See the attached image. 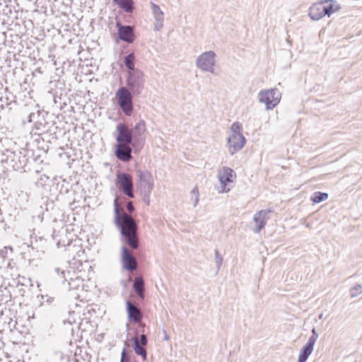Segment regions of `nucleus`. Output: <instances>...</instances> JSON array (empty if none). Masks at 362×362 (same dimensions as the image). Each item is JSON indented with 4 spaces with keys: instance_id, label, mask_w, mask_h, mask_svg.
<instances>
[{
    "instance_id": "f257e3e1",
    "label": "nucleus",
    "mask_w": 362,
    "mask_h": 362,
    "mask_svg": "<svg viewBox=\"0 0 362 362\" xmlns=\"http://www.w3.org/2000/svg\"><path fill=\"white\" fill-rule=\"evenodd\" d=\"M146 131V122L143 119L139 120L132 129L124 123H118L115 150L116 158L124 163L132 160V153H138L144 147Z\"/></svg>"
},
{
    "instance_id": "f03ea898",
    "label": "nucleus",
    "mask_w": 362,
    "mask_h": 362,
    "mask_svg": "<svg viewBox=\"0 0 362 362\" xmlns=\"http://www.w3.org/2000/svg\"><path fill=\"white\" fill-rule=\"evenodd\" d=\"M135 211L133 202L125 197H116L114 199V222L122 235V240L130 249L139 246L138 224L132 216Z\"/></svg>"
},
{
    "instance_id": "7ed1b4c3",
    "label": "nucleus",
    "mask_w": 362,
    "mask_h": 362,
    "mask_svg": "<svg viewBox=\"0 0 362 362\" xmlns=\"http://www.w3.org/2000/svg\"><path fill=\"white\" fill-rule=\"evenodd\" d=\"M341 9L336 0H322L313 4L309 8V16L313 21H318L325 16H330Z\"/></svg>"
},
{
    "instance_id": "20e7f679",
    "label": "nucleus",
    "mask_w": 362,
    "mask_h": 362,
    "mask_svg": "<svg viewBox=\"0 0 362 362\" xmlns=\"http://www.w3.org/2000/svg\"><path fill=\"white\" fill-rule=\"evenodd\" d=\"M242 124L235 122L230 127L231 135L228 139V145L230 155L240 151L246 143V139L242 134Z\"/></svg>"
},
{
    "instance_id": "39448f33",
    "label": "nucleus",
    "mask_w": 362,
    "mask_h": 362,
    "mask_svg": "<svg viewBox=\"0 0 362 362\" xmlns=\"http://www.w3.org/2000/svg\"><path fill=\"white\" fill-rule=\"evenodd\" d=\"M69 296L76 300L82 296V293L88 291V286L84 284L83 279L79 276L71 277V271L66 272Z\"/></svg>"
},
{
    "instance_id": "423d86ee",
    "label": "nucleus",
    "mask_w": 362,
    "mask_h": 362,
    "mask_svg": "<svg viewBox=\"0 0 362 362\" xmlns=\"http://www.w3.org/2000/svg\"><path fill=\"white\" fill-rule=\"evenodd\" d=\"M134 95V93L124 86H121L116 92L117 103L127 116H130L133 112V98Z\"/></svg>"
},
{
    "instance_id": "0eeeda50",
    "label": "nucleus",
    "mask_w": 362,
    "mask_h": 362,
    "mask_svg": "<svg viewBox=\"0 0 362 362\" xmlns=\"http://www.w3.org/2000/svg\"><path fill=\"white\" fill-rule=\"evenodd\" d=\"M2 162L6 163L13 170L25 172L28 157L25 153V151L18 152L11 151Z\"/></svg>"
},
{
    "instance_id": "6e6552de",
    "label": "nucleus",
    "mask_w": 362,
    "mask_h": 362,
    "mask_svg": "<svg viewBox=\"0 0 362 362\" xmlns=\"http://www.w3.org/2000/svg\"><path fill=\"white\" fill-rule=\"evenodd\" d=\"M281 94L277 88L262 90L258 93V100L264 103L267 110L274 109L280 102Z\"/></svg>"
},
{
    "instance_id": "1a4fd4ad",
    "label": "nucleus",
    "mask_w": 362,
    "mask_h": 362,
    "mask_svg": "<svg viewBox=\"0 0 362 362\" xmlns=\"http://www.w3.org/2000/svg\"><path fill=\"white\" fill-rule=\"evenodd\" d=\"M145 80L141 70L128 72L127 78V88L134 95H140L144 88Z\"/></svg>"
},
{
    "instance_id": "9d476101",
    "label": "nucleus",
    "mask_w": 362,
    "mask_h": 362,
    "mask_svg": "<svg viewBox=\"0 0 362 362\" xmlns=\"http://www.w3.org/2000/svg\"><path fill=\"white\" fill-rule=\"evenodd\" d=\"M116 185L124 195L129 198L134 197L132 176L126 173H119L116 177Z\"/></svg>"
},
{
    "instance_id": "9b49d317",
    "label": "nucleus",
    "mask_w": 362,
    "mask_h": 362,
    "mask_svg": "<svg viewBox=\"0 0 362 362\" xmlns=\"http://www.w3.org/2000/svg\"><path fill=\"white\" fill-rule=\"evenodd\" d=\"M216 53L207 51L200 54L196 60L197 66L203 71L214 73Z\"/></svg>"
},
{
    "instance_id": "f8f14e48",
    "label": "nucleus",
    "mask_w": 362,
    "mask_h": 362,
    "mask_svg": "<svg viewBox=\"0 0 362 362\" xmlns=\"http://www.w3.org/2000/svg\"><path fill=\"white\" fill-rule=\"evenodd\" d=\"M133 342L132 347L138 356H140L143 361L147 359L146 345L148 344V338L145 334H141L140 339L138 335V330L135 331V335L131 339Z\"/></svg>"
},
{
    "instance_id": "ddd939ff",
    "label": "nucleus",
    "mask_w": 362,
    "mask_h": 362,
    "mask_svg": "<svg viewBox=\"0 0 362 362\" xmlns=\"http://www.w3.org/2000/svg\"><path fill=\"white\" fill-rule=\"evenodd\" d=\"M136 174L139 177L137 188L141 193H151L153 187L152 176L147 170H137Z\"/></svg>"
},
{
    "instance_id": "4468645a",
    "label": "nucleus",
    "mask_w": 362,
    "mask_h": 362,
    "mask_svg": "<svg viewBox=\"0 0 362 362\" xmlns=\"http://www.w3.org/2000/svg\"><path fill=\"white\" fill-rule=\"evenodd\" d=\"M116 27L117 28L118 38L120 40L129 44L132 43L135 40L136 35L134 26L122 25L120 21H117Z\"/></svg>"
},
{
    "instance_id": "2eb2a0df",
    "label": "nucleus",
    "mask_w": 362,
    "mask_h": 362,
    "mask_svg": "<svg viewBox=\"0 0 362 362\" xmlns=\"http://www.w3.org/2000/svg\"><path fill=\"white\" fill-rule=\"evenodd\" d=\"M126 311L128 320L130 322L134 324L140 322L144 317V314L139 306L129 300H126Z\"/></svg>"
},
{
    "instance_id": "dca6fc26",
    "label": "nucleus",
    "mask_w": 362,
    "mask_h": 362,
    "mask_svg": "<svg viewBox=\"0 0 362 362\" xmlns=\"http://www.w3.org/2000/svg\"><path fill=\"white\" fill-rule=\"evenodd\" d=\"M122 267L128 272L134 271L137 268L136 258L129 252L126 246L122 247Z\"/></svg>"
},
{
    "instance_id": "f3484780",
    "label": "nucleus",
    "mask_w": 362,
    "mask_h": 362,
    "mask_svg": "<svg viewBox=\"0 0 362 362\" xmlns=\"http://www.w3.org/2000/svg\"><path fill=\"white\" fill-rule=\"evenodd\" d=\"M270 212V210H261L255 214L253 221L256 223V226L253 229L254 233H259L264 228Z\"/></svg>"
},
{
    "instance_id": "a211bd4d",
    "label": "nucleus",
    "mask_w": 362,
    "mask_h": 362,
    "mask_svg": "<svg viewBox=\"0 0 362 362\" xmlns=\"http://www.w3.org/2000/svg\"><path fill=\"white\" fill-rule=\"evenodd\" d=\"M152 12L155 18L154 30L159 31L163 27L164 14L159 6L151 2Z\"/></svg>"
},
{
    "instance_id": "6ab92c4d",
    "label": "nucleus",
    "mask_w": 362,
    "mask_h": 362,
    "mask_svg": "<svg viewBox=\"0 0 362 362\" xmlns=\"http://www.w3.org/2000/svg\"><path fill=\"white\" fill-rule=\"evenodd\" d=\"M132 288L139 300L145 298V283L141 276H136L133 280Z\"/></svg>"
},
{
    "instance_id": "aec40b11",
    "label": "nucleus",
    "mask_w": 362,
    "mask_h": 362,
    "mask_svg": "<svg viewBox=\"0 0 362 362\" xmlns=\"http://www.w3.org/2000/svg\"><path fill=\"white\" fill-rule=\"evenodd\" d=\"M233 170L228 167H223L218 172V179L219 182L222 185V186L226 188V186L228 183L232 182L233 180Z\"/></svg>"
},
{
    "instance_id": "412c9836",
    "label": "nucleus",
    "mask_w": 362,
    "mask_h": 362,
    "mask_svg": "<svg viewBox=\"0 0 362 362\" xmlns=\"http://www.w3.org/2000/svg\"><path fill=\"white\" fill-rule=\"evenodd\" d=\"M313 349L314 345L306 342L300 349L298 362H305L308 357L311 355Z\"/></svg>"
},
{
    "instance_id": "4be33fe9",
    "label": "nucleus",
    "mask_w": 362,
    "mask_h": 362,
    "mask_svg": "<svg viewBox=\"0 0 362 362\" xmlns=\"http://www.w3.org/2000/svg\"><path fill=\"white\" fill-rule=\"evenodd\" d=\"M113 3L117 5L126 13H132L134 11L133 0H113Z\"/></svg>"
},
{
    "instance_id": "5701e85b",
    "label": "nucleus",
    "mask_w": 362,
    "mask_h": 362,
    "mask_svg": "<svg viewBox=\"0 0 362 362\" xmlns=\"http://www.w3.org/2000/svg\"><path fill=\"white\" fill-rule=\"evenodd\" d=\"M135 55L134 52H131L125 56L124 59V66L128 69V72H132L133 71H137L138 69L134 67Z\"/></svg>"
},
{
    "instance_id": "b1692460",
    "label": "nucleus",
    "mask_w": 362,
    "mask_h": 362,
    "mask_svg": "<svg viewBox=\"0 0 362 362\" xmlns=\"http://www.w3.org/2000/svg\"><path fill=\"white\" fill-rule=\"evenodd\" d=\"M46 240L42 237H40L39 240L37 237H31L30 246L33 249H36L37 250H42L43 249Z\"/></svg>"
},
{
    "instance_id": "393cba45",
    "label": "nucleus",
    "mask_w": 362,
    "mask_h": 362,
    "mask_svg": "<svg viewBox=\"0 0 362 362\" xmlns=\"http://www.w3.org/2000/svg\"><path fill=\"white\" fill-rule=\"evenodd\" d=\"M328 198V194L326 192H316L311 197V200L314 203H320Z\"/></svg>"
},
{
    "instance_id": "a878e982",
    "label": "nucleus",
    "mask_w": 362,
    "mask_h": 362,
    "mask_svg": "<svg viewBox=\"0 0 362 362\" xmlns=\"http://www.w3.org/2000/svg\"><path fill=\"white\" fill-rule=\"evenodd\" d=\"M362 293V286L356 284L355 286L350 289V294L351 297H356Z\"/></svg>"
},
{
    "instance_id": "bb28decb",
    "label": "nucleus",
    "mask_w": 362,
    "mask_h": 362,
    "mask_svg": "<svg viewBox=\"0 0 362 362\" xmlns=\"http://www.w3.org/2000/svg\"><path fill=\"white\" fill-rule=\"evenodd\" d=\"M130 351H128L126 347H124L121 354L120 362H129L130 361Z\"/></svg>"
},
{
    "instance_id": "cd10ccee",
    "label": "nucleus",
    "mask_w": 362,
    "mask_h": 362,
    "mask_svg": "<svg viewBox=\"0 0 362 362\" xmlns=\"http://www.w3.org/2000/svg\"><path fill=\"white\" fill-rule=\"evenodd\" d=\"M223 262V258L221 255L219 254L218 250H215V262L216 264L217 270H219Z\"/></svg>"
},
{
    "instance_id": "c85d7f7f",
    "label": "nucleus",
    "mask_w": 362,
    "mask_h": 362,
    "mask_svg": "<svg viewBox=\"0 0 362 362\" xmlns=\"http://www.w3.org/2000/svg\"><path fill=\"white\" fill-rule=\"evenodd\" d=\"M54 272L59 278L64 282V280H67L66 272L64 270H62L59 267L54 268Z\"/></svg>"
},
{
    "instance_id": "c756f323",
    "label": "nucleus",
    "mask_w": 362,
    "mask_h": 362,
    "mask_svg": "<svg viewBox=\"0 0 362 362\" xmlns=\"http://www.w3.org/2000/svg\"><path fill=\"white\" fill-rule=\"evenodd\" d=\"M317 338L318 334L317 333L315 328H313L312 335L309 337L308 341L307 342L312 344L313 345H315Z\"/></svg>"
},
{
    "instance_id": "7c9ffc66",
    "label": "nucleus",
    "mask_w": 362,
    "mask_h": 362,
    "mask_svg": "<svg viewBox=\"0 0 362 362\" xmlns=\"http://www.w3.org/2000/svg\"><path fill=\"white\" fill-rule=\"evenodd\" d=\"M10 250L11 253L13 252V248L11 246H6L3 249L0 250V257L5 258L7 257L8 252Z\"/></svg>"
},
{
    "instance_id": "2f4dec72",
    "label": "nucleus",
    "mask_w": 362,
    "mask_h": 362,
    "mask_svg": "<svg viewBox=\"0 0 362 362\" xmlns=\"http://www.w3.org/2000/svg\"><path fill=\"white\" fill-rule=\"evenodd\" d=\"M191 194H192V198H193L194 197H196V202L194 204V206H196L199 202V191H198L197 187H195L192 189Z\"/></svg>"
},
{
    "instance_id": "473e14b6",
    "label": "nucleus",
    "mask_w": 362,
    "mask_h": 362,
    "mask_svg": "<svg viewBox=\"0 0 362 362\" xmlns=\"http://www.w3.org/2000/svg\"><path fill=\"white\" fill-rule=\"evenodd\" d=\"M143 195L144 202L147 204H150V194L151 193H141Z\"/></svg>"
},
{
    "instance_id": "72a5a7b5",
    "label": "nucleus",
    "mask_w": 362,
    "mask_h": 362,
    "mask_svg": "<svg viewBox=\"0 0 362 362\" xmlns=\"http://www.w3.org/2000/svg\"><path fill=\"white\" fill-rule=\"evenodd\" d=\"M35 116V114L34 112H31L30 113L28 116H27V122H33V117Z\"/></svg>"
},
{
    "instance_id": "f704fd0d",
    "label": "nucleus",
    "mask_w": 362,
    "mask_h": 362,
    "mask_svg": "<svg viewBox=\"0 0 362 362\" xmlns=\"http://www.w3.org/2000/svg\"><path fill=\"white\" fill-rule=\"evenodd\" d=\"M86 310L88 313H90L91 312L95 313V309L91 305L87 306Z\"/></svg>"
},
{
    "instance_id": "c9c22d12",
    "label": "nucleus",
    "mask_w": 362,
    "mask_h": 362,
    "mask_svg": "<svg viewBox=\"0 0 362 362\" xmlns=\"http://www.w3.org/2000/svg\"><path fill=\"white\" fill-rule=\"evenodd\" d=\"M136 324L139 325V327L142 329V332H144V328L146 327L145 324L143 323L141 321H140V322H137Z\"/></svg>"
},
{
    "instance_id": "e433bc0d",
    "label": "nucleus",
    "mask_w": 362,
    "mask_h": 362,
    "mask_svg": "<svg viewBox=\"0 0 362 362\" xmlns=\"http://www.w3.org/2000/svg\"><path fill=\"white\" fill-rule=\"evenodd\" d=\"M49 179V177H48V176H47L46 175H42L40 176V180H42V181H45V182H46V181H47V180H48Z\"/></svg>"
},
{
    "instance_id": "4c0bfd02",
    "label": "nucleus",
    "mask_w": 362,
    "mask_h": 362,
    "mask_svg": "<svg viewBox=\"0 0 362 362\" xmlns=\"http://www.w3.org/2000/svg\"><path fill=\"white\" fill-rule=\"evenodd\" d=\"M163 333H164V340H165V341L169 340V336L168 335V334L166 333V332L165 330H163Z\"/></svg>"
},
{
    "instance_id": "58836bf2",
    "label": "nucleus",
    "mask_w": 362,
    "mask_h": 362,
    "mask_svg": "<svg viewBox=\"0 0 362 362\" xmlns=\"http://www.w3.org/2000/svg\"><path fill=\"white\" fill-rule=\"evenodd\" d=\"M71 277H76V276H77V275L74 273V272H71Z\"/></svg>"
},
{
    "instance_id": "ea45409f",
    "label": "nucleus",
    "mask_w": 362,
    "mask_h": 362,
    "mask_svg": "<svg viewBox=\"0 0 362 362\" xmlns=\"http://www.w3.org/2000/svg\"><path fill=\"white\" fill-rule=\"evenodd\" d=\"M229 191V189H227V192ZM222 192H226V190H225V188L223 187V189H222Z\"/></svg>"
},
{
    "instance_id": "a19ab883",
    "label": "nucleus",
    "mask_w": 362,
    "mask_h": 362,
    "mask_svg": "<svg viewBox=\"0 0 362 362\" xmlns=\"http://www.w3.org/2000/svg\"><path fill=\"white\" fill-rule=\"evenodd\" d=\"M192 199H194V203H195V202H196V197H194Z\"/></svg>"
},
{
    "instance_id": "79ce46f5",
    "label": "nucleus",
    "mask_w": 362,
    "mask_h": 362,
    "mask_svg": "<svg viewBox=\"0 0 362 362\" xmlns=\"http://www.w3.org/2000/svg\"><path fill=\"white\" fill-rule=\"evenodd\" d=\"M319 318L320 319L322 318V314L320 315Z\"/></svg>"
},
{
    "instance_id": "37998d69",
    "label": "nucleus",
    "mask_w": 362,
    "mask_h": 362,
    "mask_svg": "<svg viewBox=\"0 0 362 362\" xmlns=\"http://www.w3.org/2000/svg\"><path fill=\"white\" fill-rule=\"evenodd\" d=\"M127 329H129V325L128 324H127Z\"/></svg>"
}]
</instances>
